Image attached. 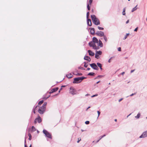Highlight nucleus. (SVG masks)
Here are the masks:
<instances>
[{
  "label": "nucleus",
  "mask_w": 147,
  "mask_h": 147,
  "mask_svg": "<svg viewBox=\"0 0 147 147\" xmlns=\"http://www.w3.org/2000/svg\"><path fill=\"white\" fill-rule=\"evenodd\" d=\"M91 6H90V5H88L87 6L88 9V10H90V8Z\"/></svg>",
  "instance_id": "nucleus-34"
},
{
  "label": "nucleus",
  "mask_w": 147,
  "mask_h": 147,
  "mask_svg": "<svg viewBox=\"0 0 147 147\" xmlns=\"http://www.w3.org/2000/svg\"><path fill=\"white\" fill-rule=\"evenodd\" d=\"M123 98H121L119 100V102H120L121 101L123 100Z\"/></svg>",
  "instance_id": "nucleus-46"
},
{
  "label": "nucleus",
  "mask_w": 147,
  "mask_h": 147,
  "mask_svg": "<svg viewBox=\"0 0 147 147\" xmlns=\"http://www.w3.org/2000/svg\"><path fill=\"white\" fill-rule=\"evenodd\" d=\"M134 71V70H131V73H132Z\"/></svg>",
  "instance_id": "nucleus-50"
},
{
  "label": "nucleus",
  "mask_w": 147,
  "mask_h": 147,
  "mask_svg": "<svg viewBox=\"0 0 147 147\" xmlns=\"http://www.w3.org/2000/svg\"><path fill=\"white\" fill-rule=\"evenodd\" d=\"M96 34L100 36H103L104 35V33L101 31H98L96 33Z\"/></svg>",
  "instance_id": "nucleus-9"
},
{
  "label": "nucleus",
  "mask_w": 147,
  "mask_h": 147,
  "mask_svg": "<svg viewBox=\"0 0 147 147\" xmlns=\"http://www.w3.org/2000/svg\"><path fill=\"white\" fill-rule=\"evenodd\" d=\"M39 108V106H36L35 108L33 110V112L34 114H35L36 113V111L38 109V108Z\"/></svg>",
  "instance_id": "nucleus-17"
},
{
  "label": "nucleus",
  "mask_w": 147,
  "mask_h": 147,
  "mask_svg": "<svg viewBox=\"0 0 147 147\" xmlns=\"http://www.w3.org/2000/svg\"><path fill=\"white\" fill-rule=\"evenodd\" d=\"M50 96V95L48 97H47L46 98H45V99H47V98H48L49 96Z\"/></svg>",
  "instance_id": "nucleus-52"
},
{
  "label": "nucleus",
  "mask_w": 147,
  "mask_h": 147,
  "mask_svg": "<svg viewBox=\"0 0 147 147\" xmlns=\"http://www.w3.org/2000/svg\"><path fill=\"white\" fill-rule=\"evenodd\" d=\"M84 59L88 61H90L91 60L90 57L88 56H85L84 57Z\"/></svg>",
  "instance_id": "nucleus-13"
},
{
  "label": "nucleus",
  "mask_w": 147,
  "mask_h": 147,
  "mask_svg": "<svg viewBox=\"0 0 147 147\" xmlns=\"http://www.w3.org/2000/svg\"><path fill=\"white\" fill-rule=\"evenodd\" d=\"M147 137V131L143 132L142 135L140 136V138H144Z\"/></svg>",
  "instance_id": "nucleus-10"
},
{
  "label": "nucleus",
  "mask_w": 147,
  "mask_h": 147,
  "mask_svg": "<svg viewBox=\"0 0 147 147\" xmlns=\"http://www.w3.org/2000/svg\"><path fill=\"white\" fill-rule=\"evenodd\" d=\"M102 138V136H101V137H100V138L99 139V140H98V141H97V142H96V143H97L99 141L100 139H101Z\"/></svg>",
  "instance_id": "nucleus-42"
},
{
  "label": "nucleus",
  "mask_w": 147,
  "mask_h": 147,
  "mask_svg": "<svg viewBox=\"0 0 147 147\" xmlns=\"http://www.w3.org/2000/svg\"><path fill=\"white\" fill-rule=\"evenodd\" d=\"M94 142V141H93V142Z\"/></svg>",
  "instance_id": "nucleus-62"
},
{
  "label": "nucleus",
  "mask_w": 147,
  "mask_h": 147,
  "mask_svg": "<svg viewBox=\"0 0 147 147\" xmlns=\"http://www.w3.org/2000/svg\"><path fill=\"white\" fill-rule=\"evenodd\" d=\"M100 82V81H98V82H96V84H98V83H99Z\"/></svg>",
  "instance_id": "nucleus-54"
},
{
  "label": "nucleus",
  "mask_w": 147,
  "mask_h": 147,
  "mask_svg": "<svg viewBox=\"0 0 147 147\" xmlns=\"http://www.w3.org/2000/svg\"><path fill=\"white\" fill-rule=\"evenodd\" d=\"M129 20H128L126 22V24H127L129 23Z\"/></svg>",
  "instance_id": "nucleus-48"
},
{
  "label": "nucleus",
  "mask_w": 147,
  "mask_h": 147,
  "mask_svg": "<svg viewBox=\"0 0 147 147\" xmlns=\"http://www.w3.org/2000/svg\"><path fill=\"white\" fill-rule=\"evenodd\" d=\"M92 2V0H89V1H88V3L87 5H90V6H91Z\"/></svg>",
  "instance_id": "nucleus-24"
},
{
  "label": "nucleus",
  "mask_w": 147,
  "mask_h": 147,
  "mask_svg": "<svg viewBox=\"0 0 147 147\" xmlns=\"http://www.w3.org/2000/svg\"><path fill=\"white\" fill-rule=\"evenodd\" d=\"M88 52L89 53V55L90 56H93L94 54V53L90 50L88 51Z\"/></svg>",
  "instance_id": "nucleus-15"
},
{
  "label": "nucleus",
  "mask_w": 147,
  "mask_h": 147,
  "mask_svg": "<svg viewBox=\"0 0 147 147\" xmlns=\"http://www.w3.org/2000/svg\"><path fill=\"white\" fill-rule=\"evenodd\" d=\"M146 20L147 21V17L146 19Z\"/></svg>",
  "instance_id": "nucleus-61"
},
{
  "label": "nucleus",
  "mask_w": 147,
  "mask_h": 147,
  "mask_svg": "<svg viewBox=\"0 0 147 147\" xmlns=\"http://www.w3.org/2000/svg\"><path fill=\"white\" fill-rule=\"evenodd\" d=\"M137 6V5L135 7L132 9L131 10L132 12H133L134 11L136 10L137 9V8L136 7Z\"/></svg>",
  "instance_id": "nucleus-23"
},
{
  "label": "nucleus",
  "mask_w": 147,
  "mask_h": 147,
  "mask_svg": "<svg viewBox=\"0 0 147 147\" xmlns=\"http://www.w3.org/2000/svg\"><path fill=\"white\" fill-rule=\"evenodd\" d=\"M98 29H99V30H102L104 29V28H102V27H100V26H98Z\"/></svg>",
  "instance_id": "nucleus-33"
},
{
  "label": "nucleus",
  "mask_w": 147,
  "mask_h": 147,
  "mask_svg": "<svg viewBox=\"0 0 147 147\" xmlns=\"http://www.w3.org/2000/svg\"><path fill=\"white\" fill-rule=\"evenodd\" d=\"M43 102V100H42L39 101L38 102V105H40L42 104Z\"/></svg>",
  "instance_id": "nucleus-28"
},
{
  "label": "nucleus",
  "mask_w": 147,
  "mask_h": 147,
  "mask_svg": "<svg viewBox=\"0 0 147 147\" xmlns=\"http://www.w3.org/2000/svg\"><path fill=\"white\" fill-rule=\"evenodd\" d=\"M47 105V102H45L42 107H39L38 109V111L40 114H42L45 112L46 110Z\"/></svg>",
  "instance_id": "nucleus-1"
},
{
  "label": "nucleus",
  "mask_w": 147,
  "mask_h": 147,
  "mask_svg": "<svg viewBox=\"0 0 147 147\" xmlns=\"http://www.w3.org/2000/svg\"><path fill=\"white\" fill-rule=\"evenodd\" d=\"M89 45L90 47H92L93 49H99L98 46H96V43L92 41H91L89 43Z\"/></svg>",
  "instance_id": "nucleus-4"
},
{
  "label": "nucleus",
  "mask_w": 147,
  "mask_h": 147,
  "mask_svg": "<svg viewBox=\"0 0 147 147\" xmlns=\"http://www.w3.org/2000/svg\"><path fill=\"white\" fill-rule=\"evenodd\" d=\"M97 64L98 66L100 68V69L101 70H102V65L101 64L99 63H97Z\"/></svg>",
  "instance_id": "nucleus-22"
},
{
  "label": "nucleus",
  "mask_w": 147,
  "mask_h": 147,
  "mask_svg": "<svg viewBox=\"0 0 147 147\" xmlns=\"http://www.w3.org/2000/svg\"><path fill=\"white\" fill-rule=\"evenodd\" d=\"M28 136L29 137V140H31L32 139V136H31V135L30 134L28 133Z\"/></svg>",
  "instance_id": "nucleus-25"
},
{
  "label": "nucleus",
  "mask_w": 147,
  "mask_h": 147,
  "mask_svg": "<svg viewBox=\"0 0 147 147\" xmlns=\"http://www.w3.org/2000/svg\"><path fill=\"white\" fill-rule=\"evenodd\" d=\"M89 15V12H88L87 13V14H86V17H87V18H88H88Z\"/></svg>",
  "instance_id": "nucleus-35"
},
{
  "label": "nucleus",
  "mask_w": 147,
  "mask_h": 147,
  "mask_svg": "<svg viewBox=\"0 0 147 147\" xmlns=\"http://www.w3.org/2000/svg\"><path fill=\"white\" fill-rule=\"evenodd\" d=\"M125 8H124L123 9V11L122 12V14L123 15H124L125 14Z\"/></svg>",
  "instance_id": "nucleus-29"
},
{
  "label": "nucleus",
  "mask_w": 147,
  "mask_h": 147,
  "mask_svg": "<svg viewBox=\"0 0 147 147\" xmlns=\"http://www.w3.org/2000/svg\"><path fill=\"white\" fill-rule=\"evenodd\" d=\"M81 140V138H78V141L77 142V143H79Z\"/></svg>",
  "instance_id": "nucleus-37"
},
{
  "label": "nucleus",
  "mask_w": 147,
  "mask_h": 147,
  "mask_svg": "<svg viewBox=\"0 0 147 147\" xmlns=\"http://www.w3.org/2000/svg\"><path fill=\"white\" fill-rule=\"evenodd\" d=\"M91 17L93 22L95 25H97L100 24L99 20L96 18L95 15H91Z\"/></svg>",
  "instance_id": "nucleus-2"
},
{
  "label": "nucleus",
  "mask_w": 147,
  "mask_h": 147,
  "mask_svg": "<svg viewBox=\"0 0 147 147\" xmlns=\"http://www.w3.org/2000/svg\"><path fill=\"white\" fill-rule=\"evenodd\" d=\"M87 24L89 26H92V22L90 19H88L87 20Z\"/></svg>",
  "instance_id": "nucleus-14"
},
{
  "label": "nucleus",
  "mask_w": 147,
  "mask_h": 147,
  "mask_svg": "<svg viewBox=\"0 0 147 147\" xmlns=\"http://www.w3.org/2000/svg\"><path fill=\"white\" fill-rule=\"evenodd\" d=\"M98 55H97L96 53V54L95 55V57L98 59Z\"/></svg>",
  "instance_id": "nucleus-40"
},
{
  "label": "nucleus",
  "mask_w": 147,
  "mask_h": 147,
  "mask_svg": "<svg viewBox=\"0 0 147 147\" xmlns=\"http://www.w3.org/2000/svg\"><path fill=\"white\" fill-rule=\"evenodd\" d=\"M136 94V93H134V94H133H133H131L130 95V96H133V95H134V94Z\"/></svg>",
  "instance_id": "nucleus-47"
},
{
  "label": "nucleus",
  "mask_w": 147,
  "mask_h": 147,
  "mask_svg": "<svg viewBox=\"0 0 147 147\" xmlns=\"http://www.w3.org/2000/svg\"><path fill=\"white\" fill-rule=\"evenodd\" d=\"M140 116V113H138L137 115L135 117L136 118H139Z\"/></svg>",
  "instance_id": "nucleus-26"
},
{
  "label": "nucleus",
  "mask_w": 147,
  "mask_h": 147,
  "mask_svg": "<svg viewBox=\"0 0 147 147\" xmlns=\"http://www.w3.org/2000/svg\"><path fill=\"white\" fill-rule=\"evenodd\" d=\"M65 86H62V87H64Z\"/></svg>",
  "instance_id": "nucleus-58"
},
{
  "label": "nucleus",
  "mask_w": 147,
  "mask_h": 147,
  "mask_svg": "<svg viewBox=\"0 0 147 147\" xmlns=\"http://www.w3.org/2000/svg\"><path fill=\"white\" fill-rule=\"evenodd\" d=\"M94 42L98 43V40L96 37H94L92 38V41Z\"/></svg>",
  "instance_id": "nucleus-12"
},
{
  "label": "nucleus",
  "mask_w": 147,
  "mask_h": 147,
  "mask_svg": "<svg viewBox=\"0 0 147 147\" xmlns=\"http://www.w3.org/2000/svg\"><path fill=\"white\" fill-rule=\"evenodd\" d=\"M90 65L93 69L96 70H98V69L97 66L95 63L90 64Z\"/></svg>",
  "instance_id": "nucleus-8"
},
{
  "label": "nucleus",
  "mask_w": 147,
  "mask_h": 147,
  "mask_svg": "<svg viewBox=\"0 0 147 147\" xmlns=\"http://www.w3.org/2000/svg\"><path fill=\"white\" fill-rule=\"evenodd\" d=\"M74 74L76 75H78L79 76H82V74L81 73H79L75 72L74 73Z\"/></svg>",
  "instance_id": "nucleus-21"
},
{
  "label": "nucleus",
  "mask_w": 147,
  "mask_h": 147,
  "mask_svg": "<svg viewBox=\"0 0 147 147\" xmlns=\"http://www.w3.org/2000/svg\"><path fill=\"white\" fill-rule=\"evenodd\" d=\"M43 132L45 134L46 136L47 137L50 139H51L52 138L51 134L47 131L46 130L44 129L43 131Z\"/></svg>",
  "instance_id": "nucleus-5"
},
{
  "label": "nucleus",
  "mask_w": 147,
  "mask_h": 147,
  "mask_svg": "<svg viewBox=\"0 0 147 147\" xmlns=\"http://www.w3.org/2000/svg\"><path fill=\"white\" fill-rule=\"evenodd\" d=\"M84 77H78L74 79L73 83L74 84L78 83L81 82L84 79Z\"/></svg>",
  "instance_id": "nucleus-3"
},
{
  "label": "nucleus",
  "mask_w": 147,
  "mask_h": 147,
  "mask_svg": "<svg viewBox=\"0 0 147 147\" xmlns=\"http://www.w3.org/2000/svg\"><path fill=\"white\" fill-rule=\"evenodd\" d=\"M112 59V57L109 60V61H108V62L109 63H110L111 61V60Z\"/></svg>",
  "instance_id": "nucleus-44"
},
{
  "label": "nucleus",
  "mask_w": 147,
  "mask_h": 147,
  "mask_svg": "<svg viewBox=\"0 0 147 147\" xmlns=\"http://www.w3.org/2000/svg\"><path fill=\"white\" fill-rule=\"evenodd\" d=\"M98 96V94L94 95H93L92 96V97H93L94 96Z\"/></svg>",
  "instance_id": "nucleus-45"
},
{
  "label": "nucleus",
  "mask_w": 147,
  "mask_h": 147,
  "mask_svg": "<svg viewBox=\"0 0 147 147\" xmlns=\"http://www.w3.org/2000/svg\"><path fill=\"white\" fill-rule=\"evenodd\" d=\"M124 74H125V72H123L121 73V74L122 75H123Z\"/></svg>",
  "instance_id": "nucleus-49"
},
{
  "label": "nucleus",
  "mask_w": 147,
  "mask_h": 147,
  "mask_svg": "<svg viewBox=\"0 0 147 147\" xmlns=\"http://www.w3.org/2000/svg\"><path fill=\"white\" fill-rule=\"evenodd\" d=\"M103 38L105 40V42L106 43L108 41V39L107 37L105 35H104L103 36Z\"/></svg>",
  "instance_id": "nucleus-19"
},
{
  "label": "nucleus",
  "mask_w": 147,
  "mask_h": 147,
  "mask_svg": "<svg viewBox=\"0 0 147 147\" xmlns=\"http://www.w3.org/2000/svg\"><path fill=\"white\" fill-rule=\"evenodd\" d=\"M129 33H128V34H127L124 37V38L123 39H126L127 37L128 36H129Z\"/></svg>",
  "instance_id": "nucleus-31"
},
{
  "label": "nucleus",
  "mask_w": 147,
  "mask_h": 147,
  "mask_svg": "<svg viewBox=\"0 0 147 147\" xmlns=\"http://www.w3.org/2000/svg\"><path fill=\"white\" fill-rule=\"evenodd\" d=\"M32 131H35V130H36L35 128L33 126H32Z\"/></svg>",
  "instance_id": "nucleus-32"
},
{
  "label": "nucleus",
  "mask_w": 147,
  "mask_h": 147,
  "mask_svg": "<svg viewBox=\"0 0 147 147\" xmlns=\"http://www.w3.org/2000/svg\"><path fill=\"white\" fill-rule=\"evenodd\" d=\"M129 1L130 0H128Z\"/></svg>",
  "instance_id": "nucleus-63"
},
{
  "label": "nucleus",
  "mask_w": 147,
  "mask_h": 147,
  "mask_svg": "<svg viewBox=\"0 0 147 147\" xmlns=\"http://www.w3.org/2000/svg\"><path fill=\"white\" fill-rule=\"evenodd\" d=\"M88 65V64L86 63H84V67H87Z\"/></svg>",
  "instance_id": "nucleus-36"
},
{
  "label": "nucleus",
  "mask_w": 147,
  "mask_h": 147,
  "mask_svg": "<svg viewBox=\"0 0 147 147\" xmlns=\"http://www.w3.org/2000/svg\"><path fill=\"white\" fill-rule=\"evenodd\" d=\"M66 76L67 78H70L73 77V76L71 74H69L66 75Z\"/></svg>",
  "instance_id": "nucleus-20"
},
{
  "label": "nucleus",
  "mask_w": 147,
  "mask_h": 147,
  "mask_svg": "<svg viewBox=\"0 0 147 147\" xmlns=\"http://www.w3.org/2000/svg\"><path fill=\"white\" fill-rule=\"evenodd\" d=\"M105 136H106V135H103L102 136V138H103V137H104Z\"/></svg>",
  "instance_id": "nucleus-53"
},
{
  "label": "nucleus",
  "mask_w": 147,
  "mask_h": 147,
  "mask_svg": "<svg viewBox=\"0 0 147 147\" xmlns=\"http://www.w3.org/2000/svg\"><path fill=\"white\" fill-rule=\"evenodd\" d=\"M97 113L98 114V117L100 114V112L98 111H97Z\"/></svg>",
  "instance_id": "nucleus-39"
},
{
  "label": "nucleus",
  "mask_w": 147,
  "mask_h": 147,
  "mask_svg": "<svg viewBox=\"0 0 147 147\" xmlns=\"http://www.w3.org/2000/svg\"><path fill=\"white\" fill-rule=\"evenodd\" d=\"M29 147H31V145Z\"/></svg>",
  "instance_id": "nucleus-60"
},
{
  "label": "nucleus",
  "mask_w": 147,
  "mask_h": 147,
  "mask_svg": "<svg viewBox=\"0 0 147 147\" xmlns=\"http://www.w3.org/2000/svg\"><path fill=\"white\" fill-rule=\"evenodd\" d=\"M97 54H98V55H100L102 54V52L101 51H97L96 52V53Z\"/></svg>",
  "instance_id": "nucleus-27"
},
{
  "label": "nucleus",
  "mask_w": 147,
  "mask_h": 147,
  "mask_svg": "<svg viewBox=\"0 0 147 147\" xmlns=\"http://www.w3.org/2000/svg\"><path fill=\"white\" fill-rule=\"evenodd\" d=\"M25 143L26 142V139L25 140Z\"/></svg>",
  "instance_id": "nucleus-59"
},
{
  "label": "nucleus",
  "mask_w": 147,
  "mask_h": 147,
  "mask_svg": "<svg viewBox=\"0 0 147 147\" xmlns=\"http://www.w3.org/2000/svg\"><path fill=\"white\" fill-rule=\"evenodd\" d=\"M90 122L89 121H86L85 122V123L86 124H88Z\"/></svg>",
  "instance_id": "nucleus-38"
},
{
  "label": "nucleus",
  "mask_w": 147,
  "mask_h": 147,
  "mask_svg": "<svg viewBox=\"0 0 147 147\" xmlns=\"http://www.w3.org/2000/svg\"><path fill=\"white\" fill-rule=\"evenodd\" d=\"M25 147H27L26 145H25Z\"/></svg>",
  "instance_id": "nucleus-57"
},
{
  "label": "nucleus",
  "mask_w": 147,
  "mask_h": 147,
  "mask_svg": "<svg viewBox=\"0 0 147 147\" xmlns=\"http://www.w3.org/2000/svg\"><path fill=\"white\" fill-rule=\"evenodd\" d=\"M90 107H88L87 109V110L88 109H89Z\"/></svg>",
  "instance_id": "nucleus-56"
},
{
  "label": "nucleus",
  "mask_w": 147,
  "mask_h": 147,
  "mask_svg": "<svg viewBox=\"0 0 147 147\" xmlns=\"http://www.w3.org/2000/svg\"><path fill=\"white\" fill-rule=\"evenodd\" d=\"M98 46L100 47H103L102 43L100 40H99L98 41Z\"/></svg>",
  "instance_id": "nucleus-18"
},
{
  "label": "nucleus",
  "mask_w": 147,
  "mask_h": 147,
  "mask_svg": "<svg viewBox=\"0 0 147 147\" xmlns=\"http://www.w3.org/2000/svg\"><path fill=\"white\" fill-rule=\"evenodd\" d=\"M69 93L72 95L76 94V91L73 87H71L70 88Z\"/></svg>",
  "instance_id": "nucleus-6"
},
{
  "label": "nucleus",
  "mask_w": 147,
  "mask_h": 147,
  "mask_svg": "<svg viewBox=\"0 0 147 147\" xmlns=\"http://www.w3.org/2000/svg\"><path fill=\"white\" fill-rule=\"evenodd\" d=\"M94 74V73L93 72H90L88 74V75L89 76H93Z\"/></svg>",
  "instance_id": "nucleus-30"
},
{
  "label": "nucleus",
  "mask_w": 147,
  "mask_h": 147,
  "mask_svg": "<svg viewBox=\"0 0 147 147\" xmlns=\"http://www.w3.org/2000/svg\"><path fill=\"white\" fill-rule=\"evenodd\" d=\"M90 68H87V70H90Z\"/></svg>",
  "instance_id": "nucleus-51"
},
{
  "label": "nucleus",
  "mask_w": 147,
  "mask_h": 147,
  "mask_svg": "<svg viewBox=\"0 0 147 147\" xmlns=\"http://www.w3.org/2000/svg\"><path fill=\"white\" fill-rule=\"evenodd\" d=\"M90 33L92 34H94L95 33V30L94 28H92L90 29Z\"/></svg>",
  "instance_id": "nucleus-16"
},
{
  "label": "nucleus",
  "mask_w": 147,
  "mask_h": 147,
  "mask_svg": "<svg viewBox=\"0 0 147 147\" xmlns=\"http://www.w3.org/2000/svg\"><path fill=\"white\" fill-rule=\"evenodd\" d=\"M138 27H137L136 28L134 29V31H135V32H136L138 30Z\"/></svg>",
  "instance_id": "nucleus-43"
},
{
  "label": "nucleus",
  "mask_w": 147,
  "mask_h": 147,
  "mask_svg": "<svg viewBox=\"0 0 147 147\" xmlns=\"http://www.w3.org/2000/svg\"><path fill=\"white\" fill-rule=\"evenodd\" d=\"M42 121V119L41 117L39 115H38V117L35 119L34 121V123L35 124L37 122H38L39 123H40Z\"/></svg>",
  "instance_id": "nucleus-7"
},
{
  "label": "nucleus",
  "mask_w": 147,
  "mask_h": 147,
  "mask_svg": "<svg viewBox=\"0 0 147 147\" xmlns=\"http://www.w3.org/2000/svg\"><path fill=\"white\" fill-rule=\"evenodd\" d=\"M59 89L57 87L55 88H54L52 90H51V91L49 92L50 94L55 92L57 91Z\"/></svg>",
  "instance_id": "nucleus-11"
},
{
  "label": "nucleus",
  "mask_w": 147,
  "mask_h": 147,
  "mask_svg": "<svg viewBox=\"0 0 147 147\" xmlns=\"http://www.w3.org/2000/svg\"><path fill=\"white\" fill-rule=\"evenodd\" d=\"M118 51H121V47H119L118 48Z\"/></svg>",
  "instance_id": "nucleus-41"
},
{
  "label": "nucleus",
  "mask_w": 147,
  "mask_h": 147,
  "mask_svg": "<svg viewBox=\"0 0 147 147\" xmlns=\"http://www.w3.org/2000/svg\"><path fill=\"white\" fill-rule=\"evenodd\" d=\"M115 121L116 122L117 121V119H115Z\"/></svg>",
  "instance_id": "nucleus-55"
}]
</instances>
